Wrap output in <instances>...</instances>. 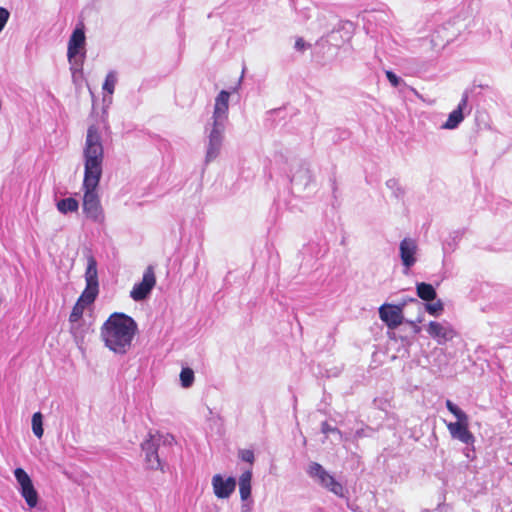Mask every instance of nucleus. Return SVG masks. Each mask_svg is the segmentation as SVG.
<instances>
[{
	"instance_id": "nucleus-1",
	"label": "nucleus",
	"mask_w": 512,
	"mask_h": 512,
	"mask_svg": "<svg viewBox=\"0 0 512 512\" xmlns=\"http://www.w3.org/2000/svg\"><path fill=\"white\" fill-rule=\"evenodd\" d=\"M104 147L99 128L89 126L83 147L84 177L82 209L86 218L102 224L105 214L100 202L98 186L103 173Z\"/></svg>"
},
{
	"instance_id": "nucleus-2",
	"label": "nucleus",
	"mask_w": 512,
	"mask_h": 512,
	"mask_svg": "<svg viewBox=\"0 0 512 512\" xmlns=\"http://www.w3.org/2000/svg\"><path fill=\"white\" fill-rule=\"evenodd\" d=\"M135 321L121 313L111 315L102 327V339L113 352L124 354L131 346L136 333Z\"/></svg>"
},
{
	"instance_id": "nucleus-3",
	"label": "nucleus",
	"mask_w": 512,
	"mask_h": 512,
	"mask_svg": "<svg viewBox=\"0 0 512 512\" xmlns=\"http://www.w3.org/2000/svg\"><path fill=\"white\" fill-rule=\"evenodd\" d=\"M224 105V90L220 91L216 99L215 110L213 114L212 129L209 133V146L206 154V161L209 162L216 158L222 147V134L224 131V115L222 106Z\"/></svg>"
},
{
	"instance_id": "nucleus-4",
	"label": "nucleus",
	"mask_w": 512,
	"mask_h": 512,
	"mask_svg": "<svg viewBox=\"0 0 512 512\" xmlns=\"http://www.w3.org/2000/svg\"><path fill=\"white\" fill-rule=\"evenodd\" d=\"M162 433L149 431L140 444L146 468L151 471L164 472L163 463L159 457L158 449L161 444Z\"/></svg>"
},
{
	"instance_id": "nucleus-5",
	"label": "nucleus",
	"mask_w": 512,
	"mask_h": 512,
	"mask_svg": "<svg viewBox=\"0 0 512 512\" xmlns=\"http://www.w3.org/2000/svg\"><path fill=\"white\" fill-rule=\"evenodd\" d=\"M446 407L458 420L457 422H450L447 424V428L451 436L465 444L473 443L474 436L468 429L469 422L467 414L451 400H446Z\"/></svg>"
},
{
	"instance_id": "nucleus-6",
	"label": "nucleus",
	"mask_w": 512,
	"mask_h": 512,
	"mask_svg": "<svg viewBox=\"0 0 512 512\" xmlns=\"http://www.w3.org/2000/svg\"><path fill=\"white\" fill-rule=\"evenodd\" d=\"M308 474L318 480L320 485L331 491L337 496H343L344 488L336 481V479L329 474L319 463L312 462L309 465Z\"/></svg>"
},
{
	"instance_id": "nucleus-7",
	"label": "nucleus",
	"mask_w": 512,
	"mask_h": 512,
	"mask_svg": "<svg viewBox=\"0 0 512 512\" xmlns=\"http://www.w3.org/2000/svg\"><path fill=\"white\" fill-rule=\"evenodd\" d=\"M156 285V275L153 266H148L143 274L140 283L134 285L130 292V296L134 301H142L146 299L154 286Z\"/></svg>"
},
{
	"instance_id": "nucleus-8",
	"label": "nucleus",
	"mask_w": 512,
	"mask_h": 512,
	"mask_svg": "<svg viewBox=\"0 0 512 512\" xmlns=\"http://www.w3.org/2000/svg\"><path fill=\"white\" fill-rule=\"evenodd\" d=\"M379 317L387 325L389 329H396L404 320L403 304L385 303L379 308Z\"/></svg>"
},
{
	"instance_id": "nucleus-9",
	"label": "nucleus",
	"mask_w": 512,
	"mask_h": 512,
	"mask_svg": "<svg viewBox=\"0 0 512 512\" xmlns=\"http://www.w3.org/2000/svg\"><path fill=\"white\" fill-rule=\"evenodd\" d=\"M427 332L440 345L452 340L455 336V331L450 326L443 325L437 321H431L428 324Z\"/></svg>"
},
{
	"instance_id": "nucleus-10",
	"label": "nucleus",
	"mask_w": 512,
	"mask_h": 512,
	"mask_svg": "<svg viewBox=\"0 0 512 512\" xmlns=\"http://www.w3.org/2000/svg\"><path fill=\"white\" fill-rule=\"evenodd\" d=\"M85 33L83 25L77 27L68 42V58L71 61L85 46Z\"/></svg>"
},
{
	"instance_id": "nucleus-11",
	"label": "nucleus",
	"mask_w": 512,
	"mask_h": 512,
	"mask_svg": "<svg viewBox=\"0 0 512 512\" xmlns=\"http://www.w3.org/2000/svg\"><path fill=\"white\" fill-rule=\"evenodd\" d=\"M416 242L413 239L405 238L400 243V257L403 265L409 269L416 262Z\"/></svg>"
},
{
	"instance_id": "nucleus-12",
	"label": "nucleus",
	"mask_w": 512,
	"mask_h": 512,
	"mask_svg": "<svg viewBox=\"0 0 512 512\" xmlns=\"http://www.w3.org/2000/svg\"><path fill=\"white\" fill-rule=\"evenodd\" d=\"M467 104H468V95L465 93V94H463L462 99L459 102L457 108L449 114L448 119L442 125V128H444V129L456 128L464 119L463 109L466 108Z\"/></svg>"
},
{
	"instance_id": "nucleus-13",
	"label": "nucleus",
	"mask_w": 512,
	"mask_h": 512,
	"mask_svg": "<svg viewBox=\"0 0 512 512\" xmlns=\"http://www.w3.org/2000/svg\"><path fill=\"white\" fill-rule=\"evenodd\" d=\"M251 480V470H246L239 478V493L243 501L247 500L251 495Z\"/></svg>"
},
{
	"instance_id": "nucleus-14",
	"label": "nucleus",
	"mask_w": 512,
	"mask_h": 512,
	"mask_svg": "<svg viewBox=\"0 0 512 512\" xmlns=\"http://www.w3.org/2000/svg\"><path fill=\"white\" fill-rule=\"evenodd\" d=\"M417 296L424 301H433L437 294L431 284L421 282L416 286Z\"/></svg>"
},
{
	"instance_id": "nucleus-15",
	"label": "nucleus",
	"mask_w": 512,
	"mask_h": 512,
	"mask_svg": "<svg viewBox=\"0 0 512 512\" xmlns=\"http://www.w3.org/2000/svg\"><path fill=\"white\" fill-rule=\"evenodd\" d=\"M56 206L60 213L67 214L76 212L79 208V203L75 198L69 197L58 201Z\"/></svg>"
},
{
	"instance_id": "nucleus-16",
	"label": "nucleus",
	"mask_w": 512,
	"mask_h": 512,
	"mask_svg": "<svg viewBox=\"0 0 512 512\" xmlns=\"http://www.w3.org/2000/svg\"><path fill=\"white\" fill-rule=\"evenodd\" d=\"M86 285L98 286L97 265L93 257L88 259V265L85 273Z\"/></svg>"
},
{
	"instance_id": "nucleus-17",
	"label": "nucleus",
	"mask_w": 512,
	"mask_h": 512,
	"mask_svg": "<svg viewBox=\"0 0 512 512\" xmlns=\"http://www.w3.org/2000/svg\"><path fill=\"white\" fill-rule=\"evenodd\" d=\"M20 493L30 508H34L37 506L38 493H37L34 485L20 489Z\"/></svg>"
},
{
	"instance_id": "nucleus-18",
	"label": "nucleus",
	"mask_w": 512,
	"mask_h": 512,
	"mask_svg": "<svg viewBox=\"0 0 512 512\" xmlns=\"http://www.w3.org/2000/svg\"><path fill=\"white\" fill-rule=\"evenodd\" d=\"M97 292L98 286L86 285V289L84 290L78 301L88 306L95 300Z\"/></svg>"
},
{
	"instance_id": "nucleus-19",
	"label": "nucleus",
	"mask_w": 512,
	"mask_h": 512,
	"mask_svg": "<svg viewBox=\"0 0 512 512\" xmlns=\"http://www.w3.org/2000/svg\"><path fill=\"white\" fill-rule=\"evenodd\" d=\"M14 475L19 484L20 489L33 485L30 476L26 473V471L24 469L16 468L14 470Z\"/></svg>"
},
{
	"instance_id": "nucleus-20",
	"label": "nucleus",
	"mask_w": 512,
	"mask_h": 512,
	"mask_svg": "<svg viewBox=\"0 0 512 512\" xmlns=\"http://www.w3.org/2000/svg\"><path fill=\"white\" fill-rule=\"evenodd\" d=\"M194 371L189 368V367H186V368H183L180 372V382H181V386L183 388H189L193 385L194 383Z\"/></svg>"
},
{
	"instance_id": "nucleus-21",
	"label": "nucleus",
	"mask_w": 512,
	"mask_h": 512,
	"mask_svg": "<svg viewBox=\"0 0 512 512\" xmlns=\"http://www.w3.org/2000/svg\"><path fill=\"white\" fill-rule=\"evenodd\" d=\"M32 430L36 437L41 438L43 436V416L40 412H36L32 416Z\"/></svg>"
},
{
	"instance_id": "nucleus-22",
	"label": "nucleus",
	"mask_w": 512,
	"mask_h": 512,
	"mask_svg": "<svg viewBox=\"0 0 512 512\" xmlns=\"http://www.w3.org/2000/svg\"><path fill=\"white\" fill-rule=\"evenodd\" d=\"M212 487L214 494L218 498H224V477L222 474H215L212 478Z\"/></svg>"
},
{
	"instance_id": "nucleus-23",
	"label": "nucleus",
	"mask_w": 512,
	"mask_h": 512,
	"mask_svg": "<svg viewBox=\"0 0 512 512\" xmlns=\"http://www.w3.org/2000/svg\"><path fill=\"white\" fill-rule=\"evenodd\" d=\"M117 82V74L114 71H111L106 76L105 82L103 84V90L108 92L109 94L114 93L115 85Z\"/></svg>"
},
{
	"instance_id": "nucleus-24",
	"label": "nucleus",
	"mask_w": 512,
	"mask_h": 512,
	"mask_svg": "<svg viewBox=\"0 0 512 512\" xmlns=\"http://www.w3.org/2000/svg\"><path fill=\"white\" fill-rule=\"evenodd\" d=\"M87 306L77 301L70 314V322H78L83 315V311Z\"/></svg>"
},
{
	"instance_id": "nucleus-25",
	"label": "nucleus",
	"mask_w": 512,
	"mask_h": 512,
	"mask_svg": "<svg viewBox=\"0 0 512 512\" xmlns=\"http://www.w3.org/2000/svg\"><path fill=\"white\" fill-rule=\"evenodd\" d=\"M425 309L430 315L436 316L444 310V306L441 300H438L435 303L426 304Z\"/></svg>"
},
{
	"instance_id": "nucleus-26",
	"label": "nucleus",
	"mask_w": 512,
	"mask_h": 512,
	"mask_svg": "<svg viewBox=\"0 0 512 512\" xmlns=\"http://www.w3.org/2000/svg\"><path fill=\"white\" fill-rule=\"evenodd\" d=\"M10 13L6 8L0 7V32L3 30L9 19Z\"/></svg>"
},
{
	"instance_id": "nucleus-27",
	"label": "nucleus",
	"mask_w": 512,
	"mask_h": 512,
	"mask_svg": "<svg viewBox=\"0 0 512 512\" xmlns=\"http://www.w3.org/2000/svg\"><path fill=\"white\" fill-rule=\"evenodd\" d=\"M236 480L232 477L226 478V498L235 491Z\"/></svg>"
},
{
	"instance_id": "nucleus-28",
	"label": "nucleus",
	"mask_w": 512,
	"mask_h": 512,
	"mask_svg": "<svg viewBox=\"0 0 512 512\" xmlns=\"http://www.w3.org/2000/svg\"><path fill=\"white\" fill-rule=\"evenodd\" d=\"M240 457L243 461L253 463L254 453L251 450H243L240 452Z\"/></svg>"
},
{
	"instance_id": "nucleus-29",
	"label": "nucleus",
	"mask_w": 512,
	"mask_h": 512,
	"mask_svg": "<svg viewBox=\"0 0 512 512\" xmlns=\"http://www.w3.org/2000/svg\"><path fill=\"white\" fill-rule=\"evenodd\" d=\"M386 77L393 87H397L400 83L399 77L392 71H386Z\"/></svg>"
},
{
	"instance_id": "nucleus-30",
	"label": "nucleus",
	"mask_w": 512,
	"mask_h": 512,
	"mask_svg": "<svg viewBox=\"0 0 512 512\" xmlns=\"http://www.w3.org/2000/svg\"><path fill=\"white\" fill-rule=\"evenodd\" d=\"M422 322V317H418L417 321H407L414 333H419L421 328L418 323Z\"/></svg>"
},
{
	"instance_id": "nucleus-31",
	"label": "nucleus",
	"mask_w": 512,
	"mask_h": 512,
	"mask_svg": "<svg viewBox=\"0 0 512 512\" xmlns=\"http://www.w3.org/2000/svg\"><path fill=\"white\" fill-rule=\"evenodd\" d=\"M321 428H322V432H323L324 434H328V433H330V432H337V433H340V431H339L337 428H335V427H331L327 422H323V423H322V427H321Z\"/></svg>"
},
{
	"instance_id": "nucleus-32",
	"label": "nucleus",
	"mask_w": 512,
	"mask_h": 512,
	"mask_svg": "<svg viewBox=\"0 0 512 512\" xmlns=\"http://www.w3.org/2000/svg\"><path fill=\"white\" fill-rule=\"evenodd\" d=\"M175 442V438L171 434H162L161 443L172 445Z\"/></svg>"
},
{
	"instance_id": "nucleus-33",
	"label": "nucleus",
	"mask_w": 512,
	"mask_h": 512,
	"mask_svg": "<svg viewBox=\"0 0 512 512\" xmlns=\"http://www.w3.org/2000/svg\"><path fill=\"white\" fill-rule=\"evenodd\" d=\"M306 43L303 38H297L295 41V48L302 51L304 50Z\"/></svg>"
},
{
	"instance_id": "nucleus-34",
	"label": "nucleus",
	"mask_w": 512,
	"mask_h": 512,
	"mask_svg": "<svg viewBox=\"0 0 512 512\" xmlns=\"http://www.w3.org/2000/svg\"><path fill=\"white\" fill-rule=\"evenodd\" d=\"M225 96H226V103H227V102H228V97H229V93H228L227 91H226V93H225ZM227 106H228V105L226 104V107H227Z\"/></svg>"
}]
</instances>
